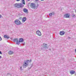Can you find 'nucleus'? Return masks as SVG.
I'll return each mask as SVG.
<instances>
[{
    "mask_svg": "<svg viewBox=\"0 0 76 76\" xmlns=\"http://www.w3.org/2000/svg\"><path fill=\"white\" fill-rule=\"evenodd\" d=\"M24 6L22 3H16L14 4V7L18 9H20V8H22Z\"/></svg>",
    "mask_w": 76,
    "mask_h": 76,
    "instance_id": "1",
    "label": "nucleus"
},
{
    "mask_svg": "<svg viewBox=\"0 0 76 76\" xmlns=\"http://www.w3.org/2000/svg\"><path fill=\"white\" fill-rule=\"evenodd\" d=\"M14 23L15 25H21L22 24L20 21L18 20H15L14 21Z\"/></svg>",
    "mask_w": 76,
    "mask_h": 76,
    "instance_id": "2",
    "label": "nucleus"
},
{
    "mask_svg": "<svg viewBox=\"0 0 76 76\" xmlns=\"http://www.w3.org/2000/svg\"><path fill=\"white\" fill-rule=\"evenodd\" d=\"M36 34L38 36H41V33L39 30H37L36 32Z\"/></svg>",
    "mask_w": 76,
    "mask_h": 76,
    "instance_id": "3",
    "label": "nucleus"
},
{
    "mask_svg": "<svg viewBox=\"0 0 76 76\" xmlns=\"http://www.w3.org/2000/svg\"><path fill=\"white\" fill-rule=\"evenodd\" d=\"M31 7L32 9H35V5H34V3H31Z\"/></svg>",
    "mask_w": 76,
    "mask_h": 76,
    "instance_id": "4",
    "label": "nucleus"
},
{
    "mask_svg": "<svg viewBox=\"0 0 76 76\" xmlns=\"http://www.w3.org/2000/svg\"><path fill=\"white\" fill-rule=\"evenodd\" d=\"M64 17L66 18H68L69 17H70V16L69 15V14H66L64 15Z\"/></svg>",
    "mask_w": 76,
    "mask_h": 76,
    "instance_id": "5",
    "label": "nucleus"
},
{
    "mask_svg": "<svg viewBox=\"0 0 76 76\" xmlns=\"http://www.w3.org/2000/svg\"><path fill=\"white\" fill-rule=\"evenodd\" d=\"M47 44H45H45H44L43 48H45V49L48 48V47H47Z\"/></svg>",
    "mask_w": 76,
    "mask_h": 76,
    "instance_id": "6",
    "label": "nucleus"
},
{
    "mask_svg": "<svg viewBox=\"0 0 76 76\" xmlns=\"http://www.w3.org/2000/svg\"><path fill=\"white\" fill-rule=\"evenodd\" d=\"M26 20V17H23V18L22 19L23 22H24Z\"/></svg>",
    "mask_w": 76,
    "mask_h": 76,
    "instance_id": "7",
    "label": "nucleus"
},
{
    "mask_svg": "<svg viewBox=\"0 0 76 76\" xmlns=\"http://www.w3.org/2000/svg\"><path fill=\"white\" fill-rule=\"evenodd\" d=\"M4 38H6V39H9V38H10L9 36L7 35H4Z\"/></svg>",
    "mask_w": 76,
    "mask_h": 76,
    "instance_id": "8",
    "label": "nucleus"
},
{
    "mask_svg": "<svg viewBox=\"0 0 76 76\" xmlns=\"http://www.w3.org/2000/svg\"><path fill=\"white\" fill-rule=\"evenodd\" d=\"M29 60H27L26 61V62H25L24 64H27L28 65L29 64Z\"/></svg>",
    "mask_w": 76,
    "mask_h": 76,
    "instance_id": "9",
    "label": "nucleus"
},
{
    "mask_svg": "<svg viewBox=\"0 0 76 76\" xmlns=\"http://www.w3.org/2000/svg\"><path fill=\"white\" fill-rule=\"evenodd\" d=\"M23 11L25 13H27L28 12V9L26 8H24L23 10Z\"/></svg>",
    "mask_w": 76,
    "mask_h": 76,
    "instance_id": "10",
    "label": "nucleus"
},
{
    "mask_svg": "<svg viewBox=\"0 0 76 76\" xmlns=\"http://www.w3.org/2000/svg\"><path fill=\"white\" fill-rule=\"evenodd\" d=\"M65 33L63 31H61L60 32V35H63Z\"/></svg>",
    "mask_w": 76,
    "mask_h": 76,
    "instance_id": "11",
    "label": "nucleus"
},
{
    "mask_svg": "<svg viewBox=\"0 0 76 76\" xmlns=\"http://www.w3.org/2000/svg\"><path fill=\"white\" fill-rule=\"evenodd\" d=\"M9 54H10V55H11L12 54H13V52L12 50H10L9 51Z\"/></svg>",
    "mask_w": 76,
    "mask_h": 76,
    "instance_id": "12",
    "label": "nucleus"
},
{
    "mask_svg": "<svg viewBox=\"0 0 76 76\" xmlns=\"http://www.w3.org/2000/svg\"><path fill=\"white\" fill-rule=\"evenodd\" d=\"M19 41L20 42H23L24 41L23 39V38H20Z\"/></svg>",
    "mask_w": 76,
    "mask_h": 76,
    "instance_id": "13",
    "label": "nucleus"
},
{
    "mask_svg": "<svg viewBox=\"0 0 76 76\" xmlns=\"http://www.w3.org/2000/svg\"><path fill=\"white\" fill-rule=\"evenodd\" d=\"M75 71L74 70H72L70 72V73L71 75H73L75 73Z\"/></svg>",
    "mask_w": 76,
    "mask_h": 76,
    "instance_id": "14",
    "label": "nucleus"
},
{
    "mask_svg": "<svg viewBox=\"0 0 76 76\" xmlns=\"http://www.w3.org/2000/svg\"><path fill=\"white\" fill-rule=\"evenodd\" d=\"M27 66H28V65H27V64H23V67H26Z\"/></svg>",
    "mask_w": 76,
    "mask_h": 76,
    "instance_id": "15",
    "label": "nucleus"
},
{
    "mask_svg": "<svg viewBox=\"0 0 76 76\" xmlns=\"http://www.w3.org/2000/svg\"><path fill=\"white\" fill-rule=\"evenodd\" d=\"M13 41L14 42H17V41H18V39L17 38L14 39H13Z\"/></svg>",
    "mask_w": 76,
    "mask_h": 76,
    "instance_id": "16",
    "label": "nucleus"
},
{
    "mask_svg": "<svg viewBox=\"0 0 76 76\" xmlns=\"http://www.w3.org/2000/svg\"><path fill=\"white\" fill-rule=\"evenodd\" d=\"M20 42L18 40L16 42V44H18V45H19V44H20Z\"/></svg>",
    "mask_w": 76,
    "mask_h": 76,
    "instance_id": "17",
    "label": "nucleus"
},
{
    "mask_svg": "<svg viewBox=\"0 0 76 76\" xmlns=\"http://www.w3.org/2000/svg\"><path fill=\"white\" fill-rule=\"evenodd\" d=\"M22 4H25V0H22Z\"/></svg>",
    "mask_w": 76,
    "mask_h": 76,
    "instance_id": "18",
    "label": "nucleus"
},
{
    "mask_svg": "<svg viewBox=\"0 0 76 76\" xmlns=\"http://www.w3.org/2000/svg\"><path fill=\"white\" fill-rule=\"evenodd\" d=\"M76 15H75L74 14H72V18H74L75 16Z\"/></svg>",
    "mask_w": 76,
    "mask_h": 76,
    "instance_id": "19",
    "label": "nucleus"
},
{
    "mask_svg": "<svg viewBox=\"0 0 76 76\" xmlns=\"http://www.w3.org/2000/svg\"><path fill=\"white\" fill-rule=\"evenodd\" d=\"M52 13H49V16H52Z\"/></svg>",
    "mask_w": 76,
    "mask_h": 76,
    "instance_id": "20",
    "label": "nucleus"
},
{
    "mask_svg": "<svg viewBox=\"0 0 76 76\" xmlns=\"http://www.w3.org/2000/svg\"><path fill=\"white\" fill-rule=\"evenodd\" d=\"M52 15H54V14H55V13L54 12H53L52 13Z\"/></svg>",
    "mask_w": 76,
    "mask_h": 76,
    "instance_id": "21",
    "label": "nucleus"
},
{
    "mask_svg": "<svg viewBox=\"0 0 76 76\" xmlns=\"http://www.w3.org/2000/svg\"><path fill=\"white\" fill-rule=\"evenodd\" d=\"M2 39H1V37L0 36V41H1V40Z\"/></svg>",
    "mask_w": 76,
    "mask_h": 76,
    "instance_id": "22",
    "label": "nucleus"
},
{
    "mask_svg": "<svg viewBox=\"0 0 76 76\" xmlns=\"http://www.w3.org/2000/svg\"><path fill=\"white\" fill-rule=\"evenodd\" d=\"M0 54H2V53H1V51H0Z\"/></svg>",
    "mask_w": 76,
    "mask_h": 76,
    "instance_id": "23",
    "label": "nucleus"
},
{
    "mask_svg": "<svg viewBox=\"0 0 76 76\" xmlns=\"http://www.w3.org/2000/svg\"><path fill=\"white\" fill-rule=\"evenodd\" d=\"M35 1H38L39 0H35Z\"/></svg>",
    "mask_w": 76,
    "mask_h": 76,
    "instance_id": "24",
    "label": "nucleus"
},
{
    "mask_svg": "<svg viewBox=\"0 0 76 76\" xmlns=\"http://www.w3.org/2000/svg\"><path fill=\"white\" fill-rule=\"evenodd\" d=\"M16 0V1H20V0Z\"/></svg>",
    "mask_w": 76,
    "mask_h": 76,
    "instance_id": "25",
    "label": "nucleus"
},
{
    "mask_svg": "<svg viewBox=\"0 0 76 76\" xmlns=\"http://www.w3.org/2000/svg\"><path fill=\"white\" fill-rule=\"evenodd\" d=\"M1 18V15H0V18Z\"/></svg>",
    "mask_w": 76,
    "mask_h": 76,
    "instance_id": "26",
    "label": "nucleus"
},
{
    "mask_svg": "<svg viewBox=\"0 0 76 76\" xmlns=\"http://www.w3.org/2000/svg\"><path fill=\"white\" fill-rule=\"evenodd\" d=\"M75 53H76V49H75Z\"/></svg>",
    "mask_w": 76,
    "mask_h": 76,
    "instance_id": "27",
    "label": "nucleus"
},
{
    "mask_svg": "<svg viewBox=\"0 0 76 76\" xmlns=\"http://www.w3.org/2000/svg\"><path fill=\"white\" fill-rule=\"evenodd\" d=\"M1 56H0V58H1Z\"/></svg>",
    "mask_w": 76,
    "mask_h": 76,
    "instance_id": "28",
    "label": "nucleus"
},
{
    "mask_svg": "<svg viewBox=\"0 0 76 76\" xmlns=\"http://www.w3.org/2000/svg\"><path fill=\"white\" fill-rule=\"evenodd\" d=\"M31 60H30V61H29V62H31Z\"/></svg>",
    "mask_w": 76,
    "mask_h": 76,
    "instance_id": "29",
    "label": "nucleus"
},
{
    "mask_svg": "<svg viewBox=\"0 0 76 76\" xmlns=\"http://www.w3.org/2000/svg\"><path fill=\"white\" fill-rule=\"evenodd\" d=\"M39 6V4H37V6Z\"/></svg>",
    "mask_w": 76,
    "mask_h": 76,
    "instance_id": "30",
    "label": "nucleus"
},
{
    "mask_svg": "<svg viewBox=\"0 0 76 76\" xmlns=\"http://www.w3.org/2000/svg\"><path fill=\"white\" fill-rule=\"evenodd\" d=\"M20 69H22V67H21H21H20Z\"/></svg>",
    "mask_w": 76,
    "mask_h": 76,
    "instance_id": "31",
    "label": "nucleus"
},
{
    "mask_svg": "<svg viewBox=\"0 0 76 76\" xmlns=\"http://www.w3.org/2000/svg\"><path fill=\"white\" fill-rule=\"evenodd\" d=\"M41 1H44V0H40Z\"/></svg>",
    "mask_w": 76,
    "mask_h": 76,
    "instance_id": "32",
    "label": "nucleus"
},
{
    "mask_svg": "<svg viewBox=\"0 0 76 76\" xmlns=\"http://www.w3.org/2000/svg\"><path fill=\"white\" fill-rule=\"evenodd\" d=\"M7 75H9V74H9V73H7Z\"/></svg>",
    "mask_w": 76,
    "mask_h": 76,
    "instance_id": "33",
    "label": "nucleus"
},
{
    "mask_svg": "<svg viewBox=\"0 0 76 76\" xmlns=\"http://www.w3.org/2000/svg\"><path fill=\"white\" fill-rule=\"evenodd\" d=\"M23 45H25V44H23Z\"/></svg>",
    "mask_w": 76,
    "mask_h": 76,
    "instance_id": "34",
    "label": "nucleus"
},
{
    "mask_svg": "<svg viewBox=\"0 0 76 76\" xmlns=\"http://www.w3.org/2000/svg\"><path fill=\"white\" fill-rule=\"evenodd\" d=\"M28 0V1H29V0Z\"/></svg>",
    "mask_w": 76,
    "mask_h": 76,
    "instance_id": "35",
    "label": "nucleus"
},
{
    "mask_svg": "<svg viewBox=\"0 0 76 76\" xmlns=\"http://www.w3.org/2000/svg\"><path fill=\"white\" fill-rule=\"evenodd\" d=\"M69 38H70L69 37Z\"/></svg>",
    "mask_w": 76,
    "mask_h": 76,
    "instance_id": "36",
    "label": "nucleus"
}]
</instances>
